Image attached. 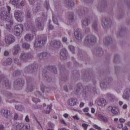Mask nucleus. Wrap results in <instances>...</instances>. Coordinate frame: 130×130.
<instances>
[{"label":"nucleus","mask_w":130,"mask_h":130,"mask_svg":"<svg viewBox=\"0 0 130 130\" xmlns=\"http://www.w3.org/2000/svg\"><path fill=\"white\" fill-rule=\"evenodd\" d=\"M15 63H16L17 64H18V66H20V64H21V62H20V61L19 60V59L17 58H15L14 59V60Z\"/></svg>","instance_id":"nucleus-43"},{"label":"nucleus","mask_w":130,"mask_h":130,"mask_svg":"<svg viewBox=\"0 0 130 130\" xmlns=\"http://www.w3.org/2000/svg\"><path fill=\"white\" fill-rule=\"evenodd\" d=\"M7 9L8 10V13L10 14L11 13V7L10 6H7Z\"/></svg>","instance_id":"nucleus-58"},{"label":"nucleus","mask_w":130,"mask_h":130,"mask_svg":"<svg viewBox=\"0 0 130 130\" xmlns=\"http://www.w3.org/2000/svg\"><path fill=\"white\" fill-rule=\"evenodd\" d=\"M51 108H52L51 105L47 106L46 110L45 111V113H46V114H48L50 113V111H51Z\"/></svg>","instance_id":"nucleus-36"},{"label":"nucleus","mask_w":130,"mask_h":130,"mask_svg":"<svg viewBox=\"0 0 130 130\" xmlns=\"http://www.w3.org/2000/svg\"><path fill=\"white\" fill-rule=\"evenodd\" d=\"M34 39V36L31 34H27L24 36V40L27 42H30Z\"/></svg>","instance_id":"nucleus-15"},{"label":"nucleus","mask_w":130,"mask_h":130,"mask_svg":"<svg viewBox=\"0 0 130 130\" xmlns=\"http://www.w3.org/2000/svg\"><path fill=\"white\" fill-rule=\"evenodd\" d=\"M19 2H20V0H10V4L13 5V6H18Z\"/></svg>","instance_id":"nucleus-35"},{"label":"nucleus","mask_w":130,"mask_h":130,"mask_svg":"<svg viewBox=\"0 0 130 130\" xmlns=\"http://www.w3.org/2000/svg\"><path fill=\"white\" fill-rule=\"evenodd\" d=\"M63 116L64 117V118H68V117H69V114L65 113L63 114Z\"/></svg>","instance_id":"nucleus-62"},{"label":"nucleus","mask_w":130,"mask_h":130,"mask_svg":"<svg viewBox=\"0 0 130 130\" xmlns=\"http://www.w3.org/2000/svg\"><path fill=\"white\" fill-rule=\"evenodd\" d=\"M4 85L5 88L7 89H10L11 88V83L9 82V80H7L4 82Z\"/></svg>","instance_id":"nucleus-34"},{"label":"nucleus","mask_w":130,"mask_h":130,"mask_svg":"<svg viewBox=\"0 0 130 130\" xmlns=\"http://www.w3.org/2000/svg\"><path fill=\"white\" fill-rule=\"evenodd\" d=\"M97 53H98L100 56H101L103 54V50L102 48L99 49V50L97 51Z\"/></svg>","instance_id":"nucleus-40"},{"label":"nucleus","mask_w":130,"mask_h":130,"mask_svg":"<svg viewBox=\"0 0 130 130\" xmlns=\"http://www.w3.org/2000/svg\"><path fill=\"white\" fill-rule=\"evenodd\" d=\"M5 129V127L3 125L1 124L0 125V130H4Z\"/></svg>","instance_id":"nucleus-64"},{"label":"nucleus","mask_w":130,"mask_h":130,"mask_svg":"<svg viewBox=\"0 0 130 130\" xmlns=\"http://www.w3.org/2000/svg\"><path fill=\"white\" fill-rule=\"evenodd\" d=\"M93 127H94L95 128H96V129H99L100 130L101 129V127L98 126V125L95 124L93 125Z\"/></svg>","instance_id":"nucleus-54"},{"label":"nucleus","mask_w":130,"mask_h":130,"mask_svg":"<svg viewBox=\"0 0 130 130\" xmlns=\"http://www.w3.org/2000/svg\"><path fill=\"white\" fill-rule=\"evenodd\" d=\"M111 43H112V38L111 37H107L104 39V45H109Z\"/></svg>","instance_id":"nucleus-24"},{"label":"nucleus","mask_w":130,"mask_h":130,"mask_svg":"<svg viewBox=\"0 0 130 130\" xmlns=\"http://www.w3.org/2000/svg\"><path fill=\"white\" fill-rule=\"evenodd\" d=\"M77 102L78 101L76 99L72 98L68 101V104L70 106H75V105L77 104Z\"/></svg>","instance_id":"nucleus-19"},{"label":"nucleus","mask_w":130,"mask_h":130,"mask_svg":"<svg viewBox=\"0 0 130 130\" xmlns=\"http://www.w3.org/2000/svg\"><path fill=\"white\" fill-rule=\"evenodd\" d=\"M62 41L63 42H67V41H68V38L66 37H63L62 38Z\"/></svg>","instance_id":"nucleus-57"},{"label":"nucleus","mask_w":130,"mask_h":130,"mask_svg":"<svg viewBox=\"0 0 130 130\" xmlns=\"http://www.w3.org/2000/svg\"><path fill=\"white\" fill-rule=\"evenodd\" d=\"M96 116L99 120L104 121V122H107L108 121V119L102 115V114H98Z\"/></svg>","instance_id":"nucleus-21"},{"label":"nucleus","mask_w":130,"mask_h":130,"mask_svg":"<svg viewBox=\"0 0 130 130\" xmlns=\"http://www.w3.org/2000/svg\"><path fill=\"white\" fill-rule=\"evenodd\" d=\"M32 101L35 103H38V102H40V100H38V99H37L35 98L32 99Z\"/></svg>","instance_id":"nucleus-45"},{"label":"nucleus","mask_w":130,"mask_h":130,"mask_svg":"<svg viewBox=\"0 0 130 130\" xmlns=\"http://www.w3.org/2000/svg\"><path fill=\"white\" fill-rule=\"evenodd\" d=\"M23 48H25V49H29L30 48V45L27 43H23L22 44Z\"/></svg>","instance_id":"nucleus-38"},{"label":"nucleus","mask_w":130,"mask_h":130,"mask_svg":"<svg viewBox=\"0 0 130 130\" xmlns=\"http://www.w3.org/2000/svg\"><path fill=\"white\" fill-rule=\"evenodd\" d=\"M123 99H124L125 100H129V97H130V89L128 88L125 90V93L123 94Z\"/></svg>","instance_id":"nucleus-18"},{"label":"nucleus","mask_w":130,"mask_h":130,"mask_svg":"<svg viewBox=\"0 0 130 130\" xmlns=\"http://www.w3.org/2000/svg\"><path fill=\"white\" fill-rule=\"evenodd\" d=\"M98 21H94L92 23V29L94 30V31H97L98 30Z\"/></svg>","instance_id":"nucleus-31"},{"label":"nucleus","mask_w":130,"mask_h":130,"mask_svg":"<svg viewBox=\"0 0 130 130\" xmlns=\"http://www.w3.org/2000/svg\"><path fill=\"white\" fill-rule=\"evenodd\" d=\"M53 21L54 23V24H56V25H58V23L57 22V20H56L54 17H53Z\"/></svg>","instance_id":"nucleus-53"},{"label":"nucleus","mask_w":130,"mask_h":130,"mask_svg":"<svg viewBox=\"0 0 130 130\" xmlns=\"http://www.w3.org/2000/svg\"><path fill=\"white\" fill-rule=\"evenodd\" d=\"M107 110L108 112H111L113 114H114V115H119L120 114L119 109L116 106H109Z\"/></svg>","instance_id":"nucleus-5"},{"label":"nucleus","mask_w":130,"mask_h":130,"mask_svg":"<svg viewBox=\"0 0 130 130\" xmlns=\"http://www.w3.org/2000/svg\"><path fill=\"white\" fill-rule=\"evenodd\" d=\"M23 127H24V123H18L16 125V129H21Z\"/></svg>","instance_id":"nucleus-37"},{"label":"nucleus","mask_w":130,"mask_h":130,"mask_svg":"<svg viewBox=\"0 0 130 130\" xmlns=\"http://www.w3.org/2000/svg\"><path fill=\"white\" fill-rule=\"evenodd\" d=\"M42 109V106L40 105H38L37 106V107L36 108V109Z\"/></svg>","instance_id":"nucleus-56"},{"label":"nucleus","mask_w":130,"mask_h":130,"mask_svg":"<svg viewBox=\"0 0 130 130\" xmlns=\"http://www.w3.org/2000/svg\"><path fill=\"white\" fill-rule=\"evenodd\" d=\"M106 97L109 101H111V102H114L115 100H116V97L115 95L111 94V93H107L106 94Z\"/></svg>","instance_id":"nucleus-20"},{"label":"nucleus","mask_w":130,"mask_h":130,"mask_svg":"<svg viewBox=\"0 0 130 130\" xmlns=\"http://www.w3.org/2000/svg\"><path fill=\"white\" fill-rule=\"evenodd\" d=\"M2 11L0 13V18L2 20H6V26L7 28L8 29H11V27L12 25H13V23L12 20L9 19V16H8V12H7V10L5 8H2Z\"/></svg>","instance_id":"nucleus-1"},{"label":"nucleus","mask_w":130,"mask_h":130,"mask_svg":"<svg viewBox=\"0 0 130 130\" xmlns=\"http://www.w3.org/2000/svg\"><path fill=\"white\" fill-rule=\"evenodd\" d=\"M26 27V30H31V31H33V30H34V29H33V27L32 26H29V27H28V26H25Z\"/></svg>","instance_id":"nucleus-52"},{"label":"nucleus","mask_w":130,"mask_h":130,"mask_svg":"<svg viewBox=\"0 0 130 130\" xmlns=\"http://www.w3.org/2000/svg\"><path fill=\"white\" fill-rule=\"evenodd\" d=\"M122 130H128V128L127 126H124V127H122Z\"/></svg>","instance_id":"nucleus-63"},{"label":"nucleus","mask_w":130,"mask_h":130,"mask_svg":"<svg viewBox=\"0 0 130 130\" xmlns=\"http://www.w3.org/2000/svg\"><path fill=\"white\" fill-rule=\"evenodd\" d=\"M13 60L11 58H8L5 61L3 62V66H10L12 64Z\"/></svg>","instance_id":"nucleus-29"},{"label":"nucleus","mask_w":130,"mask_h":130,"mask_svg":"<svg viewBox=\"0 0 130 130\" xmlns=\"http://www.w3.org/2000/svg\"><path fill=\"white\" fill-rule=\"evenodd\" d=\"M15 109L18 110V111H22L24 110V107H22L21 105H16L15 106Z\"/></svg>","instance_id":"nucleus-32"},{"label":"nucleus","mask_w":130,"mask_h":130,"mask_svg":"<svg viewBox=\"0 0 130 130\" xmlns=\"http://www.w3.org/2000/svg\"><path fill=\"white\" fill-rule=\"evenodd\" d=\"M74 36L77 40H81L83 38V35L81 32V29L77 28L74 31Z\"/></svg>","instance_id":"nucleus-12"},{"label":"nucleus","mask_w":130,"mask_h":130,"mask_svg":"<svg viewBox=\"0 0 130 130\" xmlns=\"http://www.w3.org/2000/svg\"><path fill=\"white\" fill-rule=\"evenodd\" d=\"M23 118V115H20L17 113L14 114V120H21Z\"/></svg>","instance_id":"nucleus-30"},{"label":"nucleus","mask_w":130,"mask_h":130,"mask_svg":"<svg viewBox=\"0 0 130 130\" xmlns=\"http://www.w3.org/2000/svg\"><path fill=\"white\" fill-rule=\"evenodd\" d=\"M21 47H20V45H15L12 50L13 54V55H17L18 53H19V51H20Z\"/></svg>","instance_id":"nucleus-16"},{"label":"nucleus","mask_w":130,"mask_h":130,"mask_svg":"<svg viewBox=\"0 0 130 130\" xmlns=\"http://www.w3.org/2000/svg\"><path fill=\"white\" fill-rule=\"evenodd\" d=\"M50 54L46 52H43V59H46L49 57Z\"/></svg>","instance_id":"nucleus-33"},{"label":"nucleus","mask_w":130,"mask_h":130,"mask_svg":"<svg viewBox=\"0 0 130 130\" xmlns=\"http://www.w3.org/2000/svg\"><path fill=\"white\" fill-rule=\"evenodd\" d=\"M47 41V38L46 37H44L42 39H37L34 43L35 48H40L42 47V46L46 43Z\"/></svg>","instance_id":"nucleus-3"},{"label":"nucleus","mask_w":130,"mask_h":130,"mask_svg":"<svg viewBox=\"0 0 130 130\" xmlns=\"http://www.w3.org/2000/svg\"><path fill=\"white\" fill-rule=\"evenodd\" d=\"M24 29L23 28V24H17L14 27V34L16 36H20L23 33Z\"/></svg>","instance_id":"nucleus-4"},{"label":"nucleus","mask_w":130,"mask_h":130,"mask_svg":"<svg viewBox=\"0 0 130 130\" xmlns=\"http://www.w3.org/2000/svg\"><path fill=\"white\" fill-rule=\"evenodd\" d=\"M117 127H118V128H119L120 129H122L123 127V124H122V123L118 124Z\"/></svg>","instance_id":"nucleus-46"},{"label":"nucleus","mask_w":130,"mask_h":130,"mask_svg":"<svg viewBox=\"0 0 130 130\" xmlns=\"http://www.w3.org/2000/svg\"><path fill=\"white\" fill-rule=\"evenodd\" d=\"M119 121L120 122H121V123H123L125 122V119H124L123 118H120L119 120Z\"/></svg>","instance_id":"nucleus-51"},{"label":"nucleus","mask_w":130,"mask_h":130,"mask_svg":"<svg viewBox=\"0 0 130 130\" xmlns=\"http://www.w3.org/2000/svg\"><path fill=\"white\" fill-rule=\"evenodd\" d=\"M34 56L29 52H23L20 54V60L21 62H26L29 59H33Z\"/></svg>","instance_id":"nucleus-2"},{"label":"nucleus","mask_w":130,"mask_h":130,"mask_svg":"<svg viewBox=\"0 0 130 130\" xmlns=\"http://www.w3.org/2000/svg\"><path fill=\"white\" fill-rule=\"evenodd\" d=\"M96 104L101 107H105L107 104V102H106V100L103 98L98 99L96 100Z\"/></svg>","instance_id":"nucleus-10"},{"label":"nucleus","mask_w":130,"mask_h":130,"mask_svg":"<svg viewBox=\"0 0 130 130\" xmlns=\"http://www.w3.org/2000/svg\"><path fill=\"white\" fill-rule=\"evenodd\" d=\"M24 84H25V82L21 79H18L14 81V85L15 86H17L18 90L22 89V87L24 86Z\"/></svg>","instance_id":"nucleus-7"},{"label":"nucleus","mask_w":130,"mask_h":130,"mask_svg":"<svg viewBox=\"0 0 130 130\" xmlns=\"http://www.w3.org/2000/svg\"><path fill=\"white\" fill-rule=\"evenodd\" d=\"M14 16L18 22H22L23 20V16H22V12H20V11H15Z\"/></svg>","instance_id":"nucleus-9"},{"label":"nucleus","mask_w":130,"mask_h":130,"mask_svg":"<svg viewBox=\"0 0 130 130\" xmlns=\"http://www.w3.org/2000/svg\"><path fill=\"white\" fill-rule=\"evenodd\" d=\"M83 112H84L85 113H87V112H89V108L88 107H86V108H84L83 109Z\"/></svg>","instance_id":"nucleus-47"},{"label":"nucleus","mask_w":130,"mask_h":130,"mask_svg":"<svg viewBox=\"0 0 130 130\" xmlns=\"http://www.w3.org/2000/svg\"><path fill=\"white\" fill-rule=\"evenodd\" d=\"M6 95L7 97V100H6V102H8L9 103H13V102H15L14 100H11L10 99H12L13 97L12 96V93L10 92H8L6 94Z\"/></svg>","instance_id":"nucleus-26"},{"label":"nucleus","mask_w":130,"mask_h":130,"mask_svg":"<svg viewBox=\"0 0 130 130\" xmlns=\"http://www.w3.org/2000/svg\"><path fill=\"white\" fill-rule=\"evenodd\" d=\"M51 69H52L51 71L53 72L54 74H56L57 73V71H56V68L51 67Z\"/></svg>","instance_id":"nucleus-50"},{"label":"nucleus","mask_w":130,"mask_h":130,"mask_svg":"<svg viewBox=\"0 0 130 130\" xmlns=\"http://www.w3.org/2000/svg\"><path fill=\"white\" fill-rule=\"evenodd\" d=\"M73 118L75 119V120H80V117L78 115H75L73 116Z\"/></svg>","instance_id":"nucleus-44"},{"label":"nucleus","mask_w":130,"mask_h":130,"mask_svg":"<svg viewBox=\"0 0 130 130\" xmlns=\"http://www.w3.org/2000/svg\"><path fill=\"white\" fill-rule=\"evenodd\" d=\"M28 2L30 5H34L35 3V0H28Z\"/></svg>","instance_id":"nucleus-55"},{"label":"nucleus","mask_w":130,"mask_h":130,"mask_svg":"<svg viewBox=\"0 0 130 130\" xmlns=\"http://www.w3.org/2000/svg\"><path fill=\"white\" fill-rule=\"evenodd\" d=\"M69 19L71 22L74 21V14L73 13L69 15Z\"/></svg>","instance_id":"nucleus-42"},{"label":"nucleus","mask_w":130,"mask_h":130,"mask_svg":"<svg viewBox=\"0 0 130 130\" xmlns=\"http://www.w3.org/2000/svg\"><path fill=\"white\" fill-rule=\"evenodd\" d=\"M102 25L103 28H108L111 25V21L108 20L106 18H103L102 20Z\"/></svg>","instance_id":"nucleus-13"},{"label":"nucleus","mask_w":130,"mask_h":130,"mask_svg":"<svg viewBox=\"0 0 130 130\" xmlns=\"http://www.w3.org/2000/svg\"><path fill=\"white\" fill-rule=\"evenodd\" d=\"M109 82H107L106 80L103 81L100 84V86L102 89H106V88H109Z\"/></svg>","instance_id":"nucleus-23"},{"label":"nucleus","mask_w":130,"mask_h":130,"mask_svg":"<svg viewBox=\"0 0 130 130\" xmlns=\"http://www.w3.org/2000/svg\"><path fill=\"white\" fill-rule=\"evenodd\" d=\"M9 51H5V52H4V55L5 56H8V55H9Z\"/></svg>","instance_id":"nucleus-61"},{"label":"nucleus","mask_w":130,"mask_h":130,"mask_svg":"<svg viewBox=\"0 0 130 130\" xmlns=\"http://www.w3.org/2000/svg\"><path fill=\"white\" fill-rule=\"evenodd\" d=\"M16 39L13 35L7 36L5 37V42L7 44H11L12 42H15Z\"/></svg>","instance_id":"nucleus-11"},{"label":"nucleus","mask_w":130,"mask_h":130,"mask_svg":"<svg viewBox=\"0 0 130 130\" xmlns=\"http://www.w3.org/2000/svg\"><path fill=\"white\" fill-rule=\"evenodd\" d=\"M25 71L26 73H29V74H32V73H34V68H33V66L30 65L26 67L25 68Z\"/></svg>","instance_id":"nucleus-25"},{"label":"nucleus","mask_w":130,"mask_h":130,"mask_svg":"<svg viewBox=\"0 0 130 130\" xmlns=\"http://www.w3.org/2000/svg\"><path fill=\"white\" fill-rule=\"evenodd\" d=\"M82 127L84 128L85 130H87V128L88 127V124H86V123H83L82 125Z\"/></svg>","instance_id":"nucleus-48"},{"label":"nucleus","mask_w":130,"mask_h":130,"mask_svg":"<svg viewBox=\"0 0 130 130\" xmlns=\"http://www.w3.org/2000/svg\"><path fill=\"white\" fill-rule=\"evenodd\" d=\"M68 48L72 52V53H75V47L72 45H69L68 46Z\"/></svg>","instance_id":"nucleus-39"},{"label":"nucleus","mask_w":130,"mask_h":130,"mask_svg":"<svg viewBox=\"0 0 130 130\" xmlns=\"http://www.w3.org/2000/svg\"><path fill=\"white\" fill-rule=\"evenodd\" d=\"M60 58L61 59L64 60L67 59V50L62 49L60 53Z\"/></svg>","instance_id":"nucleus-17"},{"label":"nucleus","mask_w":130,"mask_h":130,"mask_svg":"<svg viewBox=\"0 0 130 130\" xmlns=\"http://www.w3.org/2000/svg\"><path fill=\"white\" fill-rule=\"evenodd\" d=\"M50 45L55 48H59L61 46V42L60 41L53 40L50 42Z\"/></svg>","instance_id":"nucleus-14"},{"label":"nucleus","mask_w":130,"mask_h":130,"mask_svg":"<svg viewBox=\"0 0 130 130\" xmlns=\"http://www.w3.org/2000/svg\"><path fill=\"white\" fill-rule=\"evenodd\" d=\"M86 44H94L96 43V37L93 35H89L85 38Z\"/></svg>","instance_id":"nucleus-6"},{"label":"nucleus","mask_w":130,"mask_h":130,"mask_svg":"<svg viewBox=\"0 0 130 130\" xmlns=\"http://www.w3.org/2000/svg\"><path fill=\"white\" fill-rule=\"evenodd\" d=\"M24 120L26 122H30V119H29V116L27 115L26 116Z\"/></svg>","instance_id":"nucleus-49"},{"label":"nucleus","mask_w":130,"mask_h":130,"mask_svg":"<svg viewBox=\"0 0 130 130\" xmlns=\"http://www.w3.org/2000/svg\"><path fill=\"white\" fill-rule=\"evenodd\" d=\"M91 23V18H84L82 20V26H88Z\"/></svg>","instance_id":"nucleus-22"},{"label":"nucleus","mask_w":130,"mask_h":130,"mask_svg":"<svg viewBox=\"0 0 130 130\" xmlns=\"http://www.w3.org/2000/svg\"><path fill=\"white\" fill-rule=\"evenodd\" d=\"M1 115L5 117L6 118H8L9 116V111L8 110L3 109L1 111Z\"/></svg>","instance_id":"nucleus-27"},{"label":"nucleus","mask_w":130,"mask_h":130,"mask_svg":"<svg viewBox=\"0 0 130 130\" xmlns=\"http://www.w3.org/2000/svg\"><path fill=\"white\" fill-rule=\"evenodd\" d=\"M37 57H38L39 59H43V52L38 54Z\"/></svg>","instance_id":"nucleus-41"},{"label":"nucleus","mask_w":130,"mask_h":130,"mask_svg":"<svg viewBox=\"0 0 130 130\" xmlns=\"http://www.w3.org/2000/svg\"><path fill=\"white\" fill-rule=\"evenodd\" d=\"M65 4L67 6V7H69V8H72V7H74V2L72 0H66Z\"/></svg>","instance_id":"nucleus-28"},{"label":"nucleus","mask_w":130,"mask_h":130,"mask_svg":"<svg viewBox=\"0 0 130 130\" xmlns=\"http://www.w3.org/2000/svg\"><path fill=\"white\" fill-rule=\"evenodd\" d=\"M37 27L39 31H42L44 29L43 27V24H42V19L40 18H38L36 20Z\"/></svg>","instance_id":"nucleus-8"},{"label":"nucleus","mask_w":130,"mask_h":130,"mask_svg":"<svg viewBox=\"0 0 130 130\" xmlns=\"http://www.w3.org/2000/svg\"><path fill=\"white\" fill-rule=\"evenodd\" d=\"M85 105V104L84 103H81L79 105V107L80 108H83L84 107V106Z\"/></svg>","instance_id":"nucleus-59"},{"label":"nucleus","mask_w":130,"mask_h":130,"mask_svg":"<svg viewBox=\"0 0 130 130\" xmlns=\"http://www.w3.org/2000/svg\"><path fill=\"white\" fill-rule=\"evenodd\" d=\"M60 122H61V123H63V124H64L65 125L67 124V123H66V121H64V120H63V119H60Z\"/></svg>","instance_id":"nucleus-60"}]
</instances>
